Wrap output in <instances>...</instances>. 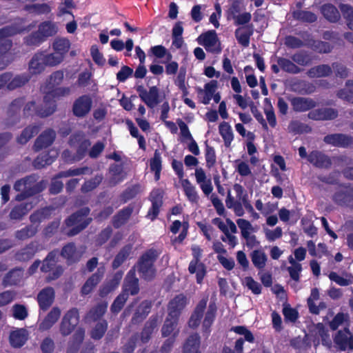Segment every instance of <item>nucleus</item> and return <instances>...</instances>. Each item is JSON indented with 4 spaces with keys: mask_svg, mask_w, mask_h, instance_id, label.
Returning a JSON list of instances; mask_svg holds the SVG:
<instances>
[{
    "mask_svg": "<svg viewBox=\"0 0 353 353\" xmlns=\"http://www.w3.org/2000/svg\"><path fill=\"white\" fill-rule=\"evenodd\" d=\"M197 40L199 43L203 46L208 52L218 54L222 51L221 44L215 30H209L202 33Z\"/></svg>",
    "mask_w": 353,
    "mask_h": 353,
    "instance_id": "9",
    "label": "nucleus"
},
{
    "mask_svg": "<svg viewBox=\"0 0 353 353\" xmlns=\"http://www.w3.org/2000/svg\"><path fill=\"white\" fill-rule=\"evenodd\" d=\"M46 65L43 59V51L35 53L28 63V70L31 74L37 75L43 72Z\"/></svg>",
    "mask_w": 353,
    "mask_h": 353,
    "instance_id": "27",
    "label": "nucleus"
},
{
    "mask_svg": "<svg viewBox=\"0 0 353 353\" xmlns=\"http://www.w3.org/2000/svg\"><path fill=\"white\" fill-rule=\"evenodd\" d=\"M52 48L55 52L64 58L70 48V42L66 38H56L52 43Z\"/></svg>",
    "mask_w": 353,
    "mask_h": 353,
    "instance_id": "49",
    "label": "nucleus"
},
{
    "mask_svg": "<svg viewBox=\"0 0 353 353\" xmlns=\"http://www.w3.org/2000/svg\"><path fill=\"white\" fill-rule=\"evenodd\" d=\"M292 109L296 112L310 110L316 106V102L311 98L294 97L290 99Z\"/></svg>",
    "mask_w": 353,
    "mask_h": 353,
    "instance_id": "20",
    "label": "nucleus"
},
{
    "mask_svg": "<svg viewBox=\"0 0 353 353\" xmlns=\"http://www.w3.org/2000/svg\"><path fill=\"white\" fill-rule=\"evenodd\" d=\"M346 86L352 87L349 90L341 89L337 92L339 98L353 103V80H347L345 83Z\"/></svg>",
    "mask_w": 353,
    "mask_h": 353,
    "instance_id": "63",
    "label": "nucleus"
},
{
    "mask_svg": "<svg viewBox=\"0 0 353 353\" xmlns=\"http://www.w3.org/2000/svg\"><path fill=\"white\" fill-rule=\"evenodd\" d=\"M91 145V142L89 139H85L81 141L77 148L76 154L72 157V161H80L85 156L88 148Z\"/></svg>",
    "mask_w": 353,
    "mask_h": 353,
    "instance_id": "61",
    "label": "nucleus"
},
{
    "mask_svg": "<svg viewBox=\"0 0 353 353\" xmlns=\"http://www.w3.org/2000/svg\"><path fill=\"white\" fill-rule=\"evenodd\" d=\"M108 323L105 319L100 320L90 330V337L94 340L101 339L108 330Z\"/></svg>",
    "mask_w": 353,
    "mask_h": 353,
    "instance_id": "46",
    "label": "nucleus"
},
{
    "mask_svg": "<svg viewBox=\"0 0 353 353\" xmlns=\"http://www.w3.org/2000/svg\"><path fill=\"white\" fill-rule=\"evenodd\" d=\"M34 26L35 23H32L23 28L12 24L0 28V70H4L12 61L10 51L13 43L7 38L29 32Z\"/></svg>",
    "mask_w": 353,
    "mask_h": 353,
    "instance_id": "1",
    "label": "nucleus"
},
{
    "mask_svg": "<svg viewBox=\"0 0 353 353\" xmlns=\"http://www.w3.org/2000/svg\"><path fill=\"white\" fill-rule=\"evenodd\" d=\"M251 259L254 267L261 270L265 267L268 257L263 251L255 250L251 253Z\"/></svg>",
    "mask_w": 353,
    "mask_h": 353,
    "instance_id": "53",
    "label": "nucleus"
},
{
    "mask_svg": "<svg viewBox=\"0 0 353 353\" xmlns=\"http://www.w3.org/2000/svg\"><path fill=\"white\" fill-rule=\"evenodd\" d=\"M27 336L24 329L12 331L9 336L10 345L14 348L21 347L27 341Z\"/></svg>",
    "mask_w": 353,
    "mask_h": 353,
    "instance_id": "37",
    "label": "nucleus"
},
{
    "mask_svg": "<svg viewBox=\"0 0 353 353\" xmlns=\"http://www.w3.org/2000/svg\"><path fill=\"white\" fill-rule=\"evenodd\" d=\"M340 8L343 17L347 21L348 28L353 30V8L347 4H342Z\"/></svg>",
    "mask_w": 353,
    "mask_h": 353,
    "instance_id": "64",
    "label": "nucleus"
},
{
    "mask_svg": "<svg viewBox=\"0 0 353 353\" xmlns=\"http://www.w3.org/2000/svg\"><path fill=\"white\" fill-rule=\"evenodd\" d=\"M339 115L338 110L332 108H322L311 110L307 117L314 121H327L336 119Z\"/></svg>",
    "mask_w": 353,
    "mask_h": 353,
    "instance_id": "19",
    "label": "nucleus"
},
{
    "mask_svg": "<svg viewBox=\"0 0 353 353\" xmlns=\"http://www.w3.org/2000/svg\"><path fill=\"white\" fill-rule=\"evenodd\" d=\"M43 188L39 183L34 184L32 187L27 188V190L20 191L21 192L16 195L15 200L17 201H22L30 196L41 192Z\"/></svg>",
    "mask_w": 353,
    "mask_h": 353,
    "instance_id": "54",
    "label": "nucleus"
},
{
    "mask_svg": "<svg viewBox=\"0 0 353 353\" xmlns=\"http://www.w3.org/2000/svg\"><path fill=\"white\" fill-rule=\"evenodd\" d=\"M128 297L121 292L114 300L110 306V311L112 314H117L124 307Z\"/></svg>",
    "mask_w": 353,
    "mask_h": 353,
    "instance_id": "58",
    "label": "nucleus"
},
{
    "mask_svg": "<svg viewBox=\"0 0 353 353\" xmlns=\"http://www.w3.org/2000/svg\"><path fill=\"white\" fill-rule=\"evenodd\" d=\"M60 255L66 260L68 265L77 263L80 260L77 247L73 242L68 243L61 249Z\"/></svg>",
    "mask_w": 353,
    "mask_h": 353,
    "instance_id": "25",
    "label": "nucleus"
},
{
    "mask_svg": "<svg viewBox=\"0 0 353 353\" xmlns=\"http://www.w3.org/2000/svg\"><path fill=\"white\" fill-rule=\"evenodd\" d=\"M79 322V312L77 308L72 307L63 316L59 325V332L63 336H69Z\"/></svg>",
    "mask_w": 353,
    "mask_h": 353,
    "instance_id": "8",
    "label": "nucleus"
},
{
    "mask_svg": "<svg viewBox=\"0 0 353 353\" xmlns=\"http://www.w3.org/2000/svg\"><path fill=\"white\" fill-rule=\"evenodd\" d=\"M92 108V99L89 94H83L77 97L72 105V114L80 119L85 117Z\"/></svg>",
    "mask_w": 353,
    "mask_h": 353,
    "instance_id": "10",
    "label": "nucleus"
},
{
    "mask_svg": "<svg viewBox=\"0 0 353 353\" xmlns=\"http://www.w3.org/2000/svg\"><path fill=\"white\" fill-rule=\"evenodd\" d=\"M23 44L28 47L35 48L39 47L46 41L41 37L38 30L34 31L23 39Z\"/></svg>",
    "mask_w": 353,
    "mask_h": 353,
    "instance_id": "50",
    "label": "nucleus"
},
{
    "mask_svg": "<svg viewBox=\"0 0 353 353\" xmlns=\"http://www.w3.org/2000/svg\"><path fill=\"white\" fill-rule=\"evenodd\" d=\"M208 298H203L196 305L193 312L188 321V325L191 328H196L203 316L204 311L206 308Z\"/></svg>",
    "mask_w": 353,
    "mask_h": 353,
    "instance_id": "24",
    "label": "nucleus"
},
{
    "mask_svg": "<svg viewBox=\"0 0 353 353\" xmlns=\"http://www.w3.org/2000/svg\"><path fill=\"white\" fill-rule=\"evenodd\" d=\"M311 48L321 54L329 53L332 50V46L326 41L312 39L310 43Z\"/></svg>",
    "mask_w": 353,
    "mask_h": 353,
    "instance_id": "59",
    "label": "nucleus"
},
{
    "mask_svg": "<svg viewBox=\"0 0 353 353\" xmlns=\"http://www.w3.org/2000/svg\"><path fill=\"white\" fill-rule=\"evenodd\" d=\"M276 61L281 69L287 73L296 74L302 71V69L295 64L292 60L284 57H277Z\"/></svg>",
    "mask_w": 353,
    "mask_h": 353,
    "instance_id": "41",
    "label": "nucleus"
},
{
    "mask_svg": "<svg viewBox=\"0 0 353 353\" xmlns=\"http://www.w3.org/2000/svg\"><path fill=\"white\" fill-rule=\"evenodd\" d=\"M54 161L49 153L39 154L33 161V165L36 169H41L46 165L52 164Z\"/></svg>",
    "mask_w": 353,
    "mask_h": 353,
    "instance_id": "60",
    "label": "nucleus"
},
{
    "mask_svg": "<svg viewBox=\"0 0 353 353\" xmlns=\"http://www.w3.org/2000/svg\"><path fill=\"white\" fill-rule=\"evenodd\" d=\"M181 183L184 193L189 201L194 203H197L199 197L196 191L195 187L192 185L188 179H183Z\"/></svg>",
    "mask_w": 353,
    "mask_h": 353,
    "instance_id": "52",
    "label": "nucleus"
},
{
    "mask_svg": "<svg viewBox=\"0 0 353 353\" xmlns=\"http://www.w3.org/2000/svg\"><path fill=\"white\" fill-rule=\"evenodd\" d=\"M37 232L38 226L30 224L17 230L14 236L17 240L25 241L35 236Z\"/></svg>",
    "mask_w": 353,
    "mask_h": 353,
    "instance_id": "44",
    "label": "nucleus"
},
{
    "mask_svg": "<svg viewBox=\"0 0 353 353\" xmlns=\"http://www.w3.org/2000/svg\"><path fill=\"white\" fill-rule=\"evenodd\" d=\"M55 292L52 287H46L42 289L37 294V302L39 309L43 312L47 311L54 301Z\"/></svg>",
    "mask_w": 353,
    "mask_h": 353,
    "instance_id": "18",
    "label": "nucleus"
},
{
    "mask_svg": "<svg viewBox=\"0 0 353 353\" xmlns=\"http://www.w3.org/2000/svg\"><path fill=\"white\" fill-rule=\"evenodd\" d=\"M293 17L303 23H312L317 21V16L315 13L303 10H296L292 12Z\"/></svg>",
    "mask_w": 353,
    "mask_h": 353,
    "instance_id": "47",
    "label": "nucleus"
},
{
    "mask_svg": "<svg viewBox=\"0 0 353 353\" xmlns=\"http://www.w3.org/2000/svg\"><path fill=\"white\" fill-rule=\"evenodd\" d=\"M292 60L295 64L301 66H306L311 63L312 59L305 51H300L294 53L291 57Z\"/></svg>",
    "mask_w": 353,
    "mask_h": 353,
    "instance_id": "57",
    "label": "nucleus"
},
{
    "mask_svg": "<svg viewBox=\"0 0 353 353\" xmlns=\"http://www.w3.org/2000/svg\"><path fill=\"white\" fill-rule=\"evenodd\" d=\"M109 172L111 174V177L109 180L110 186H115L116 185L122 182L126 178L127 174L124 172L123 165L122 163L111 164L109 168Z\"/></svg>",
    "mask_w": 353,
    "mask_h": 353,
    "instance_id": "29",
    "label": "nucleus"
},
{
    "mask_svg": "<svg viewBox=\"0 0 353 353\" xmlns=\"http://www.w3.org/2000/svg\"><path fill=\"white\" fill-rule=\"evenodd\" d=\"M105 269L104 266L97 268L96 272L90 276L85 281L81 289L83 295H88L96 288L101 282L105 274Z\"/></svg>",
    "mask_w": 353,
    "mask_h": 353,
    "instance_id": "16",
    "label": "nucleus"
},
{
    "mask_svg": "<svg viewBox=\"0 0 353 353\" xmlns=\"http://www.w3.org/2000/svg\"><path fill=\"white\" fill-rule=\"evenodd\" d=\"M187 304V298L183 294L176 295L171 299L168 305V314L170 316L179 318L181 311Z\"/></svg>",
    "mask_w": 353,
    "mask_h": 353,
    "instance_id": "21",
    "label": "nucleus"
},
{
    "mask_svg": "<svg viewBox=\"0 0 353 353\" xmlns=\"http://www.w3.org/2000/svg\"><path fill=\"white\" fill-rule=\"evenodd\" d=\"M135 90L141 100L150 108H154L162 101L159 89L156 85L150 87L148 91L143 85H139L135 87Z\"/></svg>",
    "mask_w": 353,
    "mask_h": 353,
    "instance_id": "7",
    "label": "nucleus"
},
{
    "mask_svg": "<svg viewBox=\"0 0 353 353\" xmlns=\"http://www.w3.org/2000/svg\"><path fill=\"white\" fill-rule=\"evenodd\" d=\"M179 321V317L170 316L168 314L164 323L161 327V335L163 337L170 336L176 328Z\"/></svg>",
    "mask_w": 353,
    "mask_h": 353,
    "instance_id": "51",
    "label": "nucleus"
},
{
    "mask_svg": "<svg viewBox=\"0 0 353 353\" xmlns=\"http://www.w3.org/2000/svg\"><path fill=\"white\" fill-rule=\"evenodd\" d=\"M108 303L105 302L98 303L88 312V318L95 322L99 321L107 311Z\"/></svg>",
    "mask_w": 353,
    "mask_h": 353,
    "instance_id": "42",
    "label": "nucleus"
},
{
    "mask_svg": "<svg viewBox=\"0 0 353 353\" xmlns=\"http://www.w3.org/2000/svg\"><path fill=\"white\" fill-rule=\"evenodd\" d=\"M39 132V127L36 125H28L25 128L19 136L17 138V141L21 145H24L28 142V141L37 134Z\"/></svg>",
    "mask_w": 353,
    "mask_h": 353,
    "instance_id": "45",
    "label": "nucleus"
},
{
    "mask_svg": "<svg viewBox=\"0 0 353 353\" xmlns=\"http://www.w3.org/2000/svg\"><path fill=\"white\" fill-rule=\"evenodd\" d=\"M219 134L223 139L225 147H230L234 139V134L230 125L225 121H223L219 126Z\"/></svg>",
    "mask_w": 353,
    "mask_h": 353,
    "instance_id": "43",
    "label": "nucleus"
},
{
    "mask_svg": "<svg viewBox=\"0 0 353 353\" xmlns=\"http://www.w3.org/2000/svg\"><path fill=\"white\" fill-rule=\"evenodd\" d=\"M323 141L327 144L338 148H346L353 143V137L342 133H335L326 135Z\"/></svg>",
    "mask_w": 353,
    "mask_h": 353,
    "instance_id": "17",
    "label": "nucleus"
},
{
    "mask_svg": "<svg viewBox=\"0 0 353 353\" xmlns=\"http://www.w3.org/2000/svg\"><path fill=\"white\" fill-rule=\"evenodd\" d=\"M60 316L61 310L58 307H53L40 323L39 330L42 331L50 330L57 323Z\"/></svg>",
    "mask_w": 353,
    "mask_h": 353,
    "instance_id": "31",
    "label": "nucleus"
},
{
    "mask_svg": "<svg viewBox=\"0 0 353 353\" xmlns=\"http://www.w3.org/2000/svg\"><path fill=\"white\" fill-rule=\"evenodd\" d=\"M56 139V132L52 128H48L42 132L36 139L33 149L39 152L50 146Z\"/></svg>",
    "mask_w": 353,
    "mask_h": 353,
    "instance_id": "15",
    "label": "nucleus"
},
{
    "mask_svg": "<svg viewBox=\"0 0 353 353\" xmlns=\"http://www.w3.org/2000/svg\"><path fill=\"white\" fill-rule=\"evenodd\" d=\"M201 338L197 333L192 334L183 345V353H201L199 350Z\"/></svg>",
    "mask_w": 353,
    "mask_h": 353,
    "instance_id": "35",
    "label": "nucleus"
},
{
    "mask_svg": "<svg viewBox=\"0 0 353 353\" xmlns=\"http://www.w3.org/2000/svg\"><path fill=\"white\" fill-rule=\"evenodd\" d=\"M343 189L336 191L332 197L333 202L341 207L353 209V184L340 185Z\"/></svg>",
    "mask_w": 353,
    "mask_h": 353,
    "instance_id": "11",
    "label": "nucleus"
},
{
    "mask_svg": "<svg viewBox=\"0 0 353 353\" xmlns=\"http://www.w3.org/2000/svg\"><path fill=\"white\" fill-rule=\"evenodd\" d=\"M58 256L59 251L54 249L50 251L43 260L41 271L44 273L49 272L46 276L47 282L58 279L63 273V268L61 265H57Z\"/></svg>",
    "mask_w": 353,
    "mask_h": 353,
    "instance_id": "5",
    "label": "nucleus"
},
{
    "mask_svg": "<svg viewBox=\"0 0 353 353\" xmlns=\"http://www.w3.org/2000/svg\"><path fill=\"white\" fill-rule=\"evenodd\" d=\"M160 254L159 250L152 248L148 249L140 256L134 267L137 268L141 279L147 281L154 279L157 272L154 263Z\"/></svg>",
    "mask_w": 353,
    "mask_h": 353,
    "instance_id": "3",
    "label": "nucleus"
},
{
    "mask_svg": "<svg viewBox=\"0 0 353 353\" xmlns=\"http://www.w3.org/2000/svg\"><path fill=\"white\" fill-rule=\"evenodd\" d=\"M90 209L88 207H83L68 216L63 222L65 228H70L65 234L69 236H74L84 230L92 221L89 217Z\"/></svg>",
    "mask_w": 353,
    "mask_h": 353,
    "instance_id": "2",
    "label": "nucleus"
},
{
    "mask_svg": "<svg viewBox=\"0 0 353 353\" xmlns=\"http://www.w3.org/2000/svg\"><path fill=\"white\" fill-rule=\"evenodd\" d=\"M134 211L132 204L119 210L112 219V223L115 229H119L127 223Z\"/></svg>",
    "mask_w": 353,
    "mask_h": 353,
    "instance_id": "23",
    "label": "nucleus"
},
{
    "mask_svg": "<svg viewBox=\"0 0 353 353\" xmlns=\"http://www.w3.org/2000/svg\"><path fill=\"white\" fill-rule=\"evenodd\" d=\"M192 259L188 265V272L190 274H196V281L198 284L203 283L204 277L207 274L206 265L201 261L202 250L198 245H194L191 248Z\"/></svg>",
    "mask_w": 353,
    "mask_h": 353,
    "instance_id": "6",
    "label": "nucleus"
},
{
    "mask_svg": "<svg viewBox=\"0 0 353 353\" xmlns=\"http://www.w3.org/2000/svg\"><path fill=\"white\" fill-rule=\"evenodd\" d=\"M320 10L325 19L331 23H336L341 18L338 9L332 3L323 4L321 6Z\"/></svg>",
    "mask_w": 353,
    "mask_h": 353,
    "instance_id": "34",
    "label": "nucleus"
},
{
    "mask_svg": "<svg viewBox=\"0 0 353 353\" xmlns=\"http://www.w3.org/2000/svg\"><path fill=\"white\" fill-rule=\"evenodd\" d=\"M253 34L251 27H241L236 29L234 32L235 37L238 43L243 47H248L250 41V37Z\"/></svg>",
    "mask_w": 353,
    "mask_h": 353,
    "instance_id": "39",
    "label": "nucleus"
},
{
    "mask_svg": "<svg viewBox=\"0 0 353 353\" xmlns=\"http://www.w3.org/2000/svg\"><path fill=\"white\" fill-rule=\"evenodd\" d=\"M40 244L37 241H32L24 247L17 250L14 258L19 262H27L34 258L35 254L40 250Z\"/></svg>",
    "mask_w": 353,
    "mask_h": 353,
    "instance_id": "13",
    "label": "nucleus"
},
{
    "mask_svg": "<svg viewBox=\"0 0 353 353\" xmlns=\"http://www.w3.org/2000/svg\"><path fill=\"white\" fill-rule=\"evenodd\" d=\"M217 307L214 302H210L202 323V333L208 338L211 332V326L213 324L216 314Z\"/></svg>",
    "mask_w": 353,
    "mask_h": 353,
    "instance_id": "22",
    "label": "nucleus"
},
{
    "mask_svg": "<svg viewBox=\"0 0 353 353\" xmlns=\"http://www.w3.org/2000/svg\"><path fill=\"white\" fill-rule=\"evenodd\" d=\"M25 10L29 12H33L37 14H47L51 12L50 6L46 3H34L31 5H26Z\"/></svg>",
    "mask_w": 353,
    "mask_h": 353,
    "instance_id": "56",
    "label": "nucleus"
},
{
    "mask_svg": "<svg viewBox=\"0 0 353 353\" xmlns=\"http://www.w3.org/2000/svg\"><path fill=\"white\" fill-rule=\"evenodd\" d=\"M85 338V329L78 327L68 343L67 353H78Z\"/></svg>",
    "mask_w": 353,
    "mask_h": 353,
    "instance_id": "26",
    "label": "nucleus"
},
{
    "mask_svg": "<svg viewBox=\"0 0 353 353\" xmlns=\"http://www.w3.org/2000/svg\"><path fill=\"white\" fill-rule=\"evenodd\" d=\"M31 77L29 74L23 73L12 77L11 80L7 85V88L9 90H14L18 88H21L26 85L30 79Z\"/></svg>",
    "mask_w": 353,
    "mask_h": 353,
    "instance_id": "48",
    "label": "nucleus"
},
{
    "mask_svg": "<svg viewBox=\"0 0 353 353\" xmlns=\"http://www.w3.org/2000/svg\"><path fill=\"white\" fill-rule=\"evenodd\" d=\"M307 161L321 169H328L332 164V159L328 155L317 150H312L308 154Z\"/></svg>",
    "mask_w": 353,
    "mask_h": 353,
    "instance_id": "14",
    "label": "nucleus"
},
{
    "mask_svg": "<svg viewBox=\"0 0 353 353\" xmlns=\"http://www.w3.org/2000/svg\"><path fill=\"white\" fill-rule=\"evenodd\" d=\"M31 203H22L14 205L10 210L9 217L11 220L20 221L32 208Z\"/></svg>",
    "mask_w": 353,
    "mask_h": 353,
    "instance_id": "33",
    "label": "nucleus"
},
{
    "mask_svg": "<svg viewBox=\"0 0 353 353\" xmlns=\"http://www.w3.org/2000/svg\"><path fill=\"white\" fill-rule=\"evenodd\" d=\"M159 317L157 315H152L144 325L141 332V341L143 343H148L151 339L152 334L157 327Z\"/></svg>",
    "mask_w": 353,
    "mask_h": 353,
    "instance_id": "30",
    "label": "nucleus"
},
{
    "mask_svg": "<svg viewBox=\"0 0 353 353\" xmlns=\"http://www.w3.org/2000/svg\"><path fill=\"white\" fill-rule=\"evenodd\" d=\"M70 89L68 87H58L45 93L43 101L37 104V117L46 118L53 114L57 110L56 99L68 95Z\"/></svg>",
    "mask_w": 353,
    "mask_h": 353,
    "instance_id": "4",
    "label": "nucleus"
},
{
    "mask_svg": "<svg viewBox=\"0 0 353 353\" xmlns=\"http://www.w3.org/2000/svg\"><path fill=\"white\" fill-rule=\"evenodd\" d=\"M23 276V269L22 268H14L4 276L3 285L5 287L17 285L21 282Z\"/></svg>",
    "mask_w": 353,
    "mask_h": 353,
    "instance_id": "32",
    "label": "nucleus"
},
{
    "mask_svg": "<svg viewBox=\"0 0 353 353\" xmlns=\"http://www.w3.org/2000/svg\"><path fill=\"white\" fill-rule=\"evenodd\" d=\"M332 73V68L327 64H321L311 68L307 72L310 78H320L329 77Z\"/></svg>",
    "mask_w": 353,
    "mask_h": 353,
    "instance_id": "40",
    "label": "nucleus"
},
{
    "mask_svg": "<svg viewBox=\"0 0 353 353\" xmlns=\"http://www.w3.org/2000/svg\"><path fill=\"white\" fill-rule=\"evenodd\" d=\"M288 261L292 265V266L288 267L287 268L290 278L295 281H299L300 273L302 271L301 264L296 262L292 256L288 257Z\"/></svg>",
    "mask_w": 353,
    "mask_h": 353,
    "instance_id": "55",
    "label": "nucleus"
},
{
    "mask_svg": "<svg viewBox=\"0 0 353 353\" xmlns=\"http://www.w3.org/2000/svg\"><path fill=\"white\" fill-rule=\"evenodd\" d=\"M132 245L129 243L124 245L117 254L112 262V268L114 270L119 268L129 257L132 252Z\"/></svg>",
    "mask_w": 353,
    "mask_h": 353,
    "instance_id": "38",
    "label": "nucleus"
},
{
    "mask_svg": "<svg viewBox=\"0 0 353 353\" xmlns=\"http://www.w3.org/2000/svg\"><path fill=\"white\" fill-rule=\"evenodd\" d=\"M152 308V303L150 301H143L137 307L134 313L131 321L132 324H139L146 319Z\"/></svg>",
    "mask_w": 353,
    "mask_h": 353,
    "instance_id": "28",
    "label": "nucleus"
},
{
    "mask_svg": "<svg viewBox=\"0 0 353 353\" xmlns=\"http://www.w3.org/2000/svg\"><path fill=\"white\" fill-rule=\"evenodd\" d=\"M139 291V280L136 276V270L133 267L128 271L124 279L121 292L129 297V295L138 294Z\"/></svg>",
    "mask_w": 353,
    "mask_h": 353,
    "instance_id": "12",
    "label": "nucleus"
},
{
    "mask_svg": "<svg viewBox=\"0 0 353 353\" xmlns=\"http://www.w3.org/2000/svg\"><path fill=\"white\" fill-rule=\"evenodd\" d=\"M37 30L46 41L48 38L53 37L57 33L58 27L55 23L51 21H45L39 25Z\"/></svg>",
    "mask_w": 353,
    "mask_h": 353,
    "instance_id": "36",
    "label": "nucleus"
},
{
    "mask_svg": "<svg viewBox=\"0 0 353 353\" xmlns=\"http://www.w3.org/2000/svg\"><path fill=\"white\" fill-rule=\"evenodd\" d=\"M43 59L46 66L52 67L61 63L64 58L55 52L50 54H46L45 52H43Z\"/></svg>",
    "mask_w": 353,
    "mask_h": 353,
    "instance_id": "62",
    "label": "nucleus"
}]
</instances>
